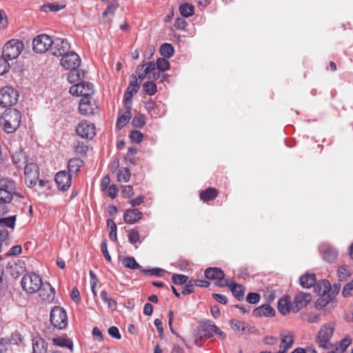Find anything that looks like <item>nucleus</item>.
<instances>
[{"mask_svg":"<svg viewBox=\"0 0 353 353\" xmlns=\"http://www.w3.org/2000/svg\"><path fill=\"white\" fill-rule=\"evenodd\" d=\"M336 324L334 321L324 323L316 333L315 342L318 347L323 350L333 349L332 339L334 336Z\"/></svg>","mask_w":353,"mask_h":353,"instance_id":"1","label":"nucleus"},{"mask_svg":"<svg viewBox=\"0 0 353 353\" xmlns=\"http://www.w3.org/2000/svg\"><path fill=\"white\" fill-rule=\"evenodd\" d=\"M21 121V113L14 108L5 110L0 120L3 130L7 133L14 132L19 127Z\"/></svg>","mask_w":353,"mask_h":353,"instance_id":"2","label":"nucleus"},{"mask_svg":"<svg viewBox=\"0 0 353 353\" xmlns=\"http://www.w3.org/2000/svg\"><path fill=\"white\" fill-rule=\"evenodd\" d=\"M315 290L320 294L315 303L316 308L321 310L333 302L336 293L331 290V285L327 280L319 282Z\"/></svg>","mask_w":353,"mask_h":353,"instance_id":"3","label":"nucleus"},{"mask_svg":"<svg viewBox=\"0 0 353 353\" xmlns=\"http://www.w3.org/2000/svg\"><path fill=\"white\" fill-rule=\"evenodd\" d=\"M18 195L14 181L8 178L0 179V204L10 203L14 197Z\"/></svg>","mask_w":353,"mask_h":353,"instance_id":"4","label":"nucleus"},{"mask_svg":"<svg viewBox=\"0 0 353 353\" xmlns=\"http://www.w3.org/2000/svg\"><path fill=\"white\" fill-rule=\"evenodd\" d=\"M21 284L26 292L34 294L41 289L43 283L41 277L39 274L28 272L22 277Z\"/></svg>","mask_w":353,"mask_h":353,"instance_id":"5","label":"nucleus"},{"mask_svg":"<svg viewBox=\"0 0 353 353\" xmlns=\"http://www.w3.org/2000/svg\"><path fill=\"white\" fill-rule=\"evenodd\" d=\"M23 43L19 39H11L3 46V56L10 60L17 59L23 50Z\"/></svg>","mask_w":353,"mask_h":353,"instance_id":"6","label":"nucleus"},{"mask_svg":"<svg viewBox=\"0 0 353 353\" xmlns=\"http://www.w3.org/2000/svg\"><path fill=\"white\" fill-rule=\"evenodd\" d=\"M50 320L51 324L59 330L64 329L68 325L66 312L59 306H55L51 310Z\"/></svg>","mask_w":353,"mask_h":353,"instance_id":"7","label":"nucleus"},{"mask_svg":"<svg viewBox=\"0 0 353 353\" xmlns=\"http://www.w3.org/2000/svg\"><path fill=\"white\" fill-rule=\"evenodd\" d=\"M18 98V92L12 88L6 86L0 89V106L2 108L14 105L17 102Z\"/></svg>","mask_w":353,"mask_h":353,"instance_id":"8","label":"nucleus"},{"mask_svg":"<svg viewBox=\"0 0 353 353\" xmlns=\"http://www.w3.org/2000/svg\"><path fill=\"white\" fill-rule=\"evenodd\" d=\"M53 41L48 34H39L32 40V50L39 54L46 52L52 48Z\"/></svg>","mask_w":353,"mask_h":353,"instance_id":"9","label":"nucleus"},{"mask_svg":"<svg viewBox=\"0 0 353 353\" xmlns=\"http://www.w3.org/2000/svg\"><path fill=\"white\" fill-rule=\"evenodd\" d=\"M70 93L74 96H81L82 98L91 97L94 93V89L91 83L82 81L71 86Z\"/></svg>","mask_w":353,"mask_h":353,"instance_id":"10","label":"nucleus"},{"mask_svg":"<svg viewBox=\"0 0 353 353\" xmlns=\"http://www.w3.org/2000/svg\"><path fill=\"white\" fill-rule=\"evenodd\" d=\"M77 135L82 139H92L95 135L94 125L88 121L83 120L80 121L76 127Z\"/></svg>","mask_w":353,"mask_h":353,"instance_id":"11","label":"nucleus"},{"mask_svg":"<svg viewBox=\"0 0 353 353\" xmlns=\"http://www.w3.org/2000/svg\"><path fill=\"white\" fill-rule=\"evenodd\" d=\"M205 276L208 279L216 280L215 284L219 287H225L228 284V280L224 279V272L220 268H207L205 271Z\"/></svg>","mask_w":353,"mask_h":353,"instance_id":"12","label":"nucleus"},{"mask_svg":"<svg viewBox=\"0 0 353 353\" xmlns=\"http://www.w3.org/2000/svg\"><path fill=\"white\" fill-rule=\"evenodd\" d=\"M24 174L26 183L30 187L35 185L39 175L37 165L34 163L26 164L24 167Z\"/></svg>","mask_w":353,"mask_h":353,"instance_id":"13","label":"nucleus"},{"mask_svg":"<svg viewBox=\"0 0 353 353\" xmlns=\"http://www.w3.org/2000/svg\"><path fill=\"white\" fill-rule=\"evenodd\" d=\"M81 61L79 56L74 52H69L61 59V65L65 70L77 69L81 65Z\"/></svg>","mask_w":353,"mask_h":353,"instance_id":"14","label":"nucleus"},{"mask_svg":"<svg viewBox=\"0 0 353 353\" xmlns=\"http://www.w3.org/2000/svg\"><path fill=\"white\" fill-rule=\"evenodd\" d=\"M279 349L288 351L294 345L295 341V336L293 332L289 330H282L279 332Z\"/></svg>","mask_w":353,"mask_h":353,"instance_id":"15","label":"nucleus"},{"mask_svg":"<svg viewBox=\"0 0 353 353\" xmlns=\"http://www.w3.org/2000/svg\"><path fill=\"white\" fill-rule=\"evenodd\" d=\"M70 48V45L65 39L58 38L53 41L51 50L52 54L57 57H63L68 54Z\"/></svg>","mask_w":353,"mask_h":353,"instance_id":"16","label":"nucleus"},{"mask_svg":"<svg viewBox=\"0 0 353 353\" xmlns=\"http://www.w3.org/2000/svg\"><path fill=\"white\" fill-rule=\"evenodd\" d=\"M97 106L96 102L91 97L81 98L79 105V112L84 116L94 114Z\"/></svg>","mask_w":353,"mask_h":353,"instance_id":"17","label":"nucleus"},{"mask_svg":"<svg viewBox=\"0 0 353 353\" xmlns=\"http://www.w3.org/2000/svg\"><path fill=\"white\" fill-rule=\"evenodd\" d=\"M312 299L311 294L310 293L299 292L298 293L293 300V308L292 312L297 313L301 309L305 307Z\"/></svg>","mask_w":353,"mask_h":353,"instance_id":"18","label":"nucleus"},{"mask_svg":"<svg viewBox=\"0 0 353 353\" xmlns=\"http://www.w3.org/2000/svg\"><path fill=\"white\" fill-rule=\"evenodd\" d=\"M39 301L45 303H52L55 297L54 289L49 283H43L38 291Z\"/></svg>","mask_w":353,"mask_h":353,"instance_id":"19","label":"nucleus"},{"mask_svg":"<svg viewBox=\"0 0 353 353\" xmlns=\"http://www.w3.org/2000/svg\"><path fill=\"white\" fill-rule=\"evenodd\" d=\"M55 182L59 190L65 191L71 185L72 176L65 171H60L55 176Z\"/></svg>","mask_w":353,"mask_h":353,"instance_id":"20","label":"nucleus"},{"mask_svg":"<svg viewBox=\"0 0 353 353\" xmlns=\"http://www.w3.org/2000/svg\"><path fill=\"white\" fill-rule=\"evenodd\" d=\"M293 303L288 295H285L278 302V310L283 316L292 312Z\"/></svg>","mask_w":353,"mask_h":353,"instance_id":"21","label":"nucleus"},{"mask_svg":"<svg viewBox=\"0 0 353 353\" xmlns=\"http://www.w3.org/2000/svg\"><path fill=\"white\" fill-rule=\"evenodd\" d=\"M140 83L137 82V79H135L134 81L130 82L129 85L128 86L125 94H124V101L125 106H131L132 101L133 95L136 94L139 88Z\"/></svg>","mask_w":353,"mask_h":353,"instance_id":"22","label":"nucleus"},{"mask_svg":"<svg viewBox=\"0 0 353 353\" xmlns=\"http://www.w3.org/2000/svg\"><path fill=\"white\" fill-rule=\"evenodd\" d=\"M320 250L323 260L328 263L334 262L338 256V252L330 245H322Z\"/></svg>","mask_w":353,"mask_h":353,"instance_id":"23","label":"nucleus"},{"mask_svg":"<svg viewBox=\"0 0 353 353\" xmlns=\"http://www.w3.org/2000/svg\"><path fill=\"white\" fill-rule=\"evenodd\" d=\"M142 216V212L138 209H128L124 213L123 219L126 223L132 225L141 220Z\"/></svg>","mask_w":353,"mask_h":353,"instance_id":"24","label":"nucleus"},{"mask_svg":"<svg viewBox=\"0 0 353 353\" xmlns=\"http://www.w3.org/2000/svg\"><path fill=\"white\" fill-rule=\"evenodd\" d=\"M32 353H47L48 344L41 336H36L32 341Z\"/></svg>","mask_w":353,"mask_h":353,"instance_id":"25","label":"nucleus"},{"mask_svg":"<svg viewBox=\"0 0 353 353\" xmlns=\"http://www.w3.org/2000/svg\"><path fill=\"white\" fill-rule=\"evenodd\" d=\"M52 344L54 346L61 347H67L70 350V352L73 351V343L72 342L65 336H54L52 339Z\"/></svg>","mask_w":353,"mask_h":353,"instance_id":"26","label":"nucleus"},{"mask_svg":"<svg viewBox=\"0 0 353 353\" xmlns=\"http://www.w3.org/2000/svg\"><path fill=\"white\" fill-rule=\"evenodd\" d=\"M125 107H126V110L124 112H123V113H121L120 112H119L117 124H116L117 128L119 130H120L123 127H124L128 123V121H130V119L131 118V112H130V107L131 106L128 105Z\"/></svg>","mask_w":353,"mask_h":353,"instance_id":"27","label":"nucleus"},{"mask_svg":"<svg viewBox=\"0 0 353 353\" xmlns=\"http://www.w3.org/2000/svg\"><path fill=\"white\" fill-rule=\"evenodd\" d=\"M351 344V337L350 336H346L334 344V351L333 353H343Z\"/></svg>","mask_w":353,"mask_h":353,"instance_id":"28","label":"nucleus"},{"mask_svg":"<svg viewBox=\"0 0 353 353\" xmlns=\"http://www.w3.org/2000/svg\"><path fill=\"white\" fill-rule=\"evenodd\" d=\"M300 285L304 288H310L314 286L316 282V275L314 274L307 273L302 275L300 279Z\"/></svg>","mask_w":353,"mask_h":353,"instance_id":"29","label":"nucleus"},{"mask_svg":"<svg viewBox=\"0 0 353 353\" xmlns=\"http://www.w3.org/2000/svg\"><path fill=\"white\" fill-rule=\"evenodd\" d=\"M228 286L233 295L238 299L241 300L243 298L244 291L243 287L241 285L236 283L232 281L228 280V284L226 285Z\"/></svg>","mask_w":353,"mask_h":353,"instance_id":"30","label":"nucleus"},{"mask_svg":"<svg viewBox=\"0 0 353 353\" xmlns=\"http://www.w3.org/2000/svg\"><path fill=\"white\" fill-rule=\"evenodd\" d=\"M69 70L70 72L68 75V79L71 84L77 85V83L82 82L81 79L83 77V73L80 71L79 68L74 70L71 69Z\"/></svg>","mask_w":353,"mask_h":353,"instance_id":"31","label":"nucleus"},{"mask_svg":"<svg viewBox=\"0 0 353 353\" xmlns=\"http://www.w3.org/2000/svg\"><path fill=\"white\" fill-rule=\"evenodd\" d=\"M202 331L204 332L203 333V335L204 336H208V337H210V335H208L206 334L207 332H210V331H212L214 332V333H216V334H218L219 336H220V337L221 339H225V334L221 331L215 324L214 323H209V324H205L203 327H202Z\"/></svg>","mask_w":353,"mask_h":353,"instance_id":"32","label":"nucleus"},{"mask_svg":"<svg viewBox=\"0 0 353 353\" xmlns=\"http://www.w3.org/2000/svg\"><path fill=\"white\" fill-rule=\"evenodd\" d=\"M257 316H273L275 314V311L270 305H263L257 307L254 311Z\"/></svg>","mask_w":353,"mask_h":353,"instance_id":"33","label":"nucleus"},{"mask_svg":"<svg viewBox=\"0 0 353 353\" xmlns=\"http://www.w3.org/2000/svg\"><path fill=\"white\" fill-rule=\"evenodd\" d=\"M218 191L215 188H210L200 192V199L203 201H211L216 197Z\"/></svg>","mask_w":353,"mask_h":353,"instance_id":"34","label":"nucleus"},{"mask_svg":"<svg viewBox=\"0 0 353 353\" xmlns=\"http://www.w3.org/2000/svg\"><path fill=\"white\" fill-rule=\"evenodd\" d=\"M83 162L79 158L71 159L68 163V167L70 172H77L82 167Z\"/></svg>","mask_w":353,"mask_h":353,"instance_id":"35","label":"nucleus"},{"mask_svg":"<svg viewBox=\"0 0 353 353\" xmlns=\"http://www.w3.org/2000/svg\"><path fill=\"white\" fill-rule=\"evenodd\" d=\"M179 11L181 14L184 17H189L194 14V7L188 3L182 4L179 7Z\"/></svg>","mask_w":353,"mask_h":353,"instance_id":"36","label":"nucleus"},{"mask_svg":"<svg viewBox=\"0 0 353 353\" xmlns=\"http://www.w3.org/2000/svg\"><path fill=\"white\" fill-rule=\"evenodd\" d=\"M161 54L165 58H170L174 52V48L170 43H163L159 49Z\"/></svg>","mask_w":353,"mask_h":353,"instance_id":"37","label":"nucleus"},{"mask_svg":"<svg viewBox=\"0 0 353 353\" xmlns=\"http://www.w3.org/2000/svg\"><path fill=\"white\" fill-rule=\"evenodd\" d=\"M123 265L131 270H137L140 268L139 264L132 256L123 258L121 261Z\"/></svg>","mask_w":353,"mask_h":353,"instance_id":"38","label":"nucleus"},{"mask_svg":"<svg viewBox=\"0 0 353 353\" xmlns=\"http://www.w3.org/2000/svg\"><path fill=\"white\" fill-rule=\"evenodd\" d=\"M16 221V215L8 217L0 218V225L3 227H7L13 230L14 228Z\"/></svg>","mask_w":353,"mask_h":353,"instance_id":"39","label":"nucleus"},{"mask_svg":"<svg viewBox=\"0 0 353 353\" xmlns=\"http://www.w3.org/2000/svg\"><path fill=\"white\" fill-rule=\"evenodd\" d=\"M26 154L23 152L19 151L15 152L12 156V161L17 166H21L26 162Z\"/></svg>","mask_w":353,"mask_h":353,"instance_id":"40","label":"nucleus"},{"mask_svg":"<svg viewBox=\"0 0 353 353\" xmlns=\"http://www.w3.org/2000/svg\"><path fill=\"white\" fill-rule=\"evenodd\" d=\"M145 108L146 110L153 117H157L159 112L157 110V105L152 100H149L145 103Z\"/></svg>","mask_w":353,"mask_h":353,"instance_id":"41","label":"nucleus"},{"mask_svg":"<svg viewBox=\"0 0 353 353\" xmlns=\"http://www.w3.org/2000/svg\"><path fill=\"white\" fill-rule=\"evenodd\" d=\"M143 88L144 92L150 96L154 95L157 91V85L152 81H147L144 83Z\"/></svg>","mask_w":353,"mask_h":353,"instance_id":"42","label":"nucleus"},{"mask_svg":"<svg viewBox=\"0 0 353 353\" xmlns=\"http://www.w3.org/2000/svg\"><path fill=\"white\" fill-rule=\"evenodd\" d=\"M131 174L128 168L120 170L117 174V180L119 182L126 183L130 180Z\"/></svg>","mask_w":353,"mask_h":353,"instance_id":"43","label":"nucleus"},{"mask_svg":"<svg viewBox=\"0 0 353 353\" xmlns=\"http://www.w3.org/2000/svg\"><path fill=\"white\" fill-rule=\"evenodd\" d=\"M158 70L161 72L167 71L170 69V62L167 60V58H159L156 63Z\"/></svg>","mask_w":353,"mask_h":353,"instance_id":"44","label":"nucleus"},{"mask_svg":"<svg viewBox=\"0 0 353 353\" xmlns=\"http://www.w3.org/2000/svg\"><path fill=\"white\" fill-rule=\"evenodd\" d=\"M128 240L131 244L135 245L140 241V234L138 230L135 229L131 230L128 233Z\"/></svg>","mask_w":353,"mask_h":353,"instance_id":"45","label":"nucleus"},{"mask_svg":"<svg viewBox=\"0 0 353 353\" xmlns=\"http://www.w3.org/2000/svg\"><path fill=\"white\" fill-rule=\"evenodd\" d=\"M337 275L340 280H345L350 276V272L347 266L341 265L339 267Z\"/></svg>","mask_w":353,"mask_h":353,"instance_id":"46","label":"nucleus"},{"mask_svg":"<svg viewBox=\"0 0 353 353\" xmlns=\"http://www.w3.org/2000/svg\"><path fill=\"white\" fill-rule=\"evenodd\" d=\"M118 7H119V3L117 0L111 1L108 4L105 10L103 12V16H107L109 14H110L112 16L114 15L115 10L117 9Z\"/></svg>","mask_w":353,"mask_h":353,"instance_id":"47","label":"nucleus"},{"mask_svg":"<svg viewBox=\"0 0 353 353\" xmlns=\"http://www.w3.org/2000/svg\"><path fill=\"white\" fill-rule=\"evenodd\" d=\"M262 341L267 345L273 346L277 345L279 339L276 336L268 334L263 337Z\"/></svg>","mask_w":353,"mask_h":353,"instance_id":"48","label":"nucleus"},{"mask_svg":"<svg viewBox=\"0 0 353 353\" xmlns=\"http://www.w3.org/2000/svg\"><path fill=\"white\" fill-rule=\"evenodd\" d=\"M145 124V117L143 114L136 115L132 119V125L136 128H142Z\"/></svg>","mask_w":353,"mask_h":353,"instance_id":"49","label":"nucleus"},{"mask_svg":"<svg viewBox=\"0 0 353 353\" xmlns=\"http://www.w3.org/2000/svg\"><path fill=\"white\" fill-rule=\"evenodd\" d=\"M10 64L6 58L0 56V75H3L10 70Z\"/></svg>","mask_w":353,"mask_h":353,"instance_id":"50","label":"nucleus"},{"mask_svg":"<svg viewBox=\"0 0 353 353\" xmlns=\"http://www.w3.org/2000/svg\"><path fill=\"white\" fill-rule=\"evenodd\" d=\"M342 294L345 297L353 295V280L347 283L343 288Z\"/></svg>","mask_w":353,"mask_h":353,"instance_id":"51","label":"nucleus"},{"mask_svg":"<svg viewBox=\"0 0 353 353\" xmlns=\"http://www.w3.org/2000/svg\"><path fill=\"white\" fill-rule=\"evenodd\" d=\"M172 281L176 285H182L188 281V276L184 274H173L172 276Z\"/></svg>","mask_w":353,"mask_h":353,"instance_id":"52","label":"nucleus"},{"mask_svg":"<svg viewBox=\"0 0 353 353\" xmlns=\"http://www.w3.org/2000/svg\"><path fill=\"white\" fill-rule=\"evenodd\" d=\"M232 328L237 332H243L245 330L244 323L237 320H232L230 321Z\"/></svg>","mask_w":353,"mask_h":353,"instance_id":"53","label":"nucleus"},{"mask_svg":"<svg viewBox=\"0 0 353 353\" xmlns=\"http://www.w3.org/2000/svg\"><path fill=\"white\" fill-rule=\"evenodd\" d=\"M143 134L138 130H133L131 132L130 134V138L132 141L135 143H140L143 140Z\"/></svg>","mask_w":353,"mask_h":353,"instance_id":"54","label":"nucleus"},{"mask_svg":"<svg viewBox=\"0 0 353 353\" xmlns=\"http://www.w3.org/2000/svg\"><path fill=\"white\" fill-rule=\"evenodd\" d=\"M246 300L249 303L256 304L260 300V295L258 293H249L246 297Z\"/></svg>","mask_w":353,"mask_h":353,"instance_id":"55","label":"nucleus"},{"mask_svg":"<svg viewBox=\"0 0 353 353\" xmlns=\"http://www.w3.org/2000/svg\"><path fill=\"white\" fill-rule=\"evenodd\" d=\"M10 341L13 343L21 345L23 343V338L20 333L16 332L12 334Z\"/></svg>","mask_w":353,"mask_h":353,"instance_id":"56","label":"nucleus"},{"mask_svg":"<svg viewBox=\"0 0 353 353\" xmlns=\"http://www.w3.org/2000/svg\"><path fill=\"white\" fill-rule=\"evenodd\" d=\"M187 26V22L185 19L177 18L174 23V27L178 30H183Z\"/></svg>","mask_w":353,"mask_h":353,"instance_id":"57","label":"nucleus"},{"mask_svg":"<svg viewBox=\"0 0 353 353\" xmlns=\"http://www.w3.org/2000/svg\"><path fill=\"white\" fill-rule=\"evenodd\" d=\"M108 334L116 339H120L121 338V334L119 329L116 326H111L108 329Z\"/></svg>","mask_w":353,"mask_h":353,"instance_id":"58","label":"nucleus"},{"mask_svg":"<svg viewBox=\"0 0 353 353\" xmlns=\"http://www.w3.org/2000/svg\"><path fill=\"white\" fill-rule=\"evenodd\" d=\"M92 336L94 339L98 342H102L103 341V336L101 330L97 327H94L92 330Z\"/></svg>","mask_w":353,"mask_h":353,"instance_id":"59","label":"nucleus"},{"mask_svg":"<svg viewBox=\"0 0 353 353\" xmlns=\"http://www.w3.org/2000/svg\"><path fill=\"white\" fill-rule=\"evenodd\" d=\"M8 26V19L4 11L0 10V29H4Z\"/></svg>","mask_w":353,"mask_h":353,"instance_id":"60","label":"nucleus"},{"mask_svg":"<svg viewBox=\"0 0 353 353\" xmlns=\"http://www.w3.org/2000/svg\"><path fill=\"white\" fill-rule=\"evenodd\" d=\"M101 250V252H102L103 256L106 259V260L108 261L109 262H110L112 259H111V256L108 251V245H107L106 241H104L102 243Z\"/></svg>","mask_w":353,"mask_h":353,"instance_id":"61","label":"nucleus"},{"mask_svg":"<svg viewBox=\"0 0 353 353\" xmlns=\"http://www.w3.org/2000/svg\"><path fill=\"white\" fill-rule=\"evenodd\" d=\"M144 66H145V70H144L145 74H148L150 73L153 72L155 70L156 64L152 61H150L148 63L143 65V67H144Z\"/></svg>","mask_w":353,"mask_h":353,"instance_id":"62","label":"nucleus"},{"mask_svg":"<svg viewBox=\"0 0 353 353\" xmlns=\"http://www.w3.org/2000/svg\"><path fill=\"white\" fill-rule=\"evenodd\" d=\"M143 272H149L151 275L162 276L165 270L161 268H152L149 270H143Z\"/></svg>","mask_w":353,"mask_h":353,"instance_id":"63","label":"nucleus"},{"mask_svg":"<svg viewBox=\"0 0 353 353\" xmlns=\"http://www.w3.org/2000/svg\"><path fill=\"white\" fill-rule=\"evenodd\" d=\"M144 198L142 196H138L136 198H134L130 201V203L132 206L134 207L137 205H139L143 203Z\"/></svg>","mask_w":353,"mask_h":353,"instance_id":"64","label":"nucleus"}]
</instances>
